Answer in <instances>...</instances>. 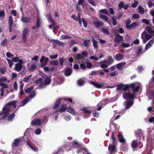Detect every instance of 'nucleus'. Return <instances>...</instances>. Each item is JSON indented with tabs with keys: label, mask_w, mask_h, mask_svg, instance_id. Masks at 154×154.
Instances as JSON below:
<instances>
[{
	"label": "nucleus",
	"mask_w": 154,
	"mask_h": 154,
	"mask_svg": "<svg viewBox=\"0 0 154 154\" xmlns=\"http://www.w3.org/2000/svg\"><path fill=\"white\" fill-rule=\"evenodd\" d=\"M16 101H14L10 102L5 106L3 109L4 118H5L9 114V112L10 110L11 106H13L14 108L16 107Z\"/></svg>",
	"instance_id": "f257e3e1"
},
{
	"label": "nucleus",
	"mask_w": 154,
	"mask_h": 154,
	"mask_svg": "<svg viewBox=\"0 0 154 154\" xmlns=\"http://www.w3.org/2000/svg\"><path fill=\"white\" fill-rule=\"evenodd\" d=\"M51 79L49 77L45 76L43 79H42L41 82L38 88H45L47 85L50 84L51 82Z\"/></svg>",
	"instance_id": "f03ea898"
},
{
	"label": "nucleus",
	"mask_w": 154,
	"mask_h": 154,
	"mask_svg": "<svg viewBox=\"0 0 154 154\" xmlns=\"http://www.w3.org/2000/svg\"><path fill=\"white\" fill-rule=\"evenodd\" d=\"M113 61V60L112 57H109L108 60H105L104 61L100 62V66L102 68H107L112 63Z\"/></svg>",
	"instance_id": "7ed1b4c3"
},
{
	"label": "nucleus",
	"mask_w": 154,
	"mask_h": 154,
	"mask_svg": "<svg viewBox=\"0 0 154 154\" xmlns=\"http://www.w3.org/2000/svg\"><path fill=\"white\" fill-rule=\"evenodd\" d=\"M153 36H154V34L150 35L147 33L146 32H144L141 34V38L143 40V43H145Z\"/></svg>",
	"instance_id": "20e7f679"
},
{
	"label": "nucleus",
	"mask_w": 154,
	"mask_h": 154,
	"mask_svg": "<svg viewBox=\"0 0 154 154\" xmlns=\"http://www.w3.org/2000/svg\"><path fill=\"white\" fill-rule=\"evenodd\" d=\"M63 99H64V100H67L68 101H69L70 102H72V99L69 98H59L57 100L54 106V109H57V108H58V107H59V106L60 104V102L61 100Z\"/></svg>",
	"instance_id": "39448f33"
},
{
	"label": "nucleus",
	"mask_w": 154,
	"mask_h": 154,
	"mask_svg": "<svg viewBox=\"0 0 154 154\" xmlns=\"http://www.w3.org/2000/svg\"><path fill=\"white\" fill-rule=\"evenodd\" d=\"M35 95V91H33L31 93L28 98L27 97L22 101L21 103L22 104V105H21V106H23L25 105L29 100H30L31 99L33 98Z\"/></svg>",
	"instance_id": "423d86ee"
},
{
	"label": "nucleus",
	"mask_w": 154,
	"mask_h": 154,
	"mask_svg": "<svg viewBox=\"0 0 154 154\" xmlns=\"http://www.w3.org/2000/svg\"><path fill=\"white\" fill-rule=\"evenodd\" d=\"M43 122V121L41 120L40 119H38L32 121L31 124L33 125L40 126L42 124Z\"/></svg>",
	"instance_id": "0eeeda50"
},
{
	"label": "nucleus",
	"mask_w": 154,
	"mask_h": 154,
	"mask_svg": "<svg viewBox=\"0 0 154 154\" xmlns=\"http://www.w3.org/2000/svg\"><path fill=\"white\" fill-rule=\"evenodd\" d=\"M134 94H131L130 93H125L123 94L124 98L127 99H131L134 97Z\"/></svg>",
	"instance_id": "6e6552de"
},
{
	"label": "nucleus",
	"mask_w": 154,
	"mask_h": 154,
	"mask_svg": "<svg viewBox=\"0 0 154 154\" xmlns=\"http://www.w3.org/2000/svg\"><path fill=\"white\" fill-rule=\"evenodd\" d=\"M23 141V137H21L20 138H18L14 140V144L13 145V147L14 146H18L20 143Z\"/></svg>",
	"instance_id": "1a4fd4ad"
},
{
	"label": "nucleus",
	"mask_w": 154,
	"mask_h": 154,
	"mask_svg": "<svg viewBox=\"0 0 154 154\" xmlns=\"http://www.w3.org/2000/svg\"><path fill=\"white\" fill-rule=\"evenodd\" d=\"M123 40V37L119 35H117L114 39V42L116 43H119L122 42Z\"/></svg>",
	"instance_id": "9d476101"
},
{
	"label": "nucleus",
	"mask_w": 154,
	"mask_h": 154,
	"mask_svg": "<svg viewBox=\"0 0 154 154\" xmlns=\"http://www.w3.org/2000/svg\"><path fill=\"white\" fill-rule=\"evenodd\" d=\"M130 86L133 89L134 92H137L140 86L136 83L132 84L130 85Z\"/></svg>",
	"instance_id": "9b49d317"
},
{
	"label": "nucleus",
	"mask_w": 154,
	"mask_h": 154,
	"mask_svg": "<svg viewBox=\"0 0 154 154\" xmlns=\"http://www.w3.org/2000/svg\"><path fill=\"white\" fill-rule=\"evenodd\" d=\"M67 111L68 112L74 116L76 115V112L75 109L71 107L68 106L67 107Z\"/></svg>",
	"instance_id": "f8f14e48"
},
{
	"label": "nucleus",
	"mask_w": 154,
	"mask_h": 154,
	"mask_svg": "<svg viewBox=\"0 0 154 154\" xmlns=\"http://www.w3.org/2000/svg\"><path fill=\"white\" fill-rule=\"evenodd\" d=\"M22 64L23 63H17L15 64L14 70L15 71L18 72L20 71L22 68Z\"/></svg>",
	"instance_id": "ddd939ff"
},
{
	"label": "nucleus",
	"mask_w": 154,
	"mask_h": 154,
	"mask_svg": "<svg viewBox=\"0 0 154 154\" xmlns=\"http://www.w3.org/2000/svg\"><path fill=\"white\" fill-rule=\"evenodd\" d=\"M109 149L110 153H113L116 151V147L115 144H110L109 146Z\"/></svg>",
	"instance_id": "4468645a"
},
{
	"label": "nucleus",
	"mask_w": 154,
	"mask_h": 154,
	"mask_svg": "<svg viewBox=\"0 0 154 154\" xmlns=\"http://www.w3.org/2000/svg\"><path fill=\"white\" fill-rule=\"evenodd\" d=\"M29 32L28 29L27 28H24L23 31V37L24 40H25L26 35Z\"/></svg>",
	"instance_id": "2eb2a0df"
},
{
	"label": "nucleus",
	"mask_w": 154,
	"mask_h": 154,
	"mask_svg": "<svg viewBox=\"0 0 154 154\" xmlns=\"http://www.w3.org/2000/svg\"><path fill=\"white\" fill-rule=\"evenodd\" d=\"M154 43V40L153 39L150 40L146 45L145 47V50L147 51L149 48H150Z\"/></svg>",
	"instance_id": "dca6fc26"
},
{
	"label": "nucleus",
	"mask_w": 154,
	"mask_h": 154,
	"mask_svg": "<svg viewBox=\"0 0 154 154\" xmlns=\"http://www.w3.org/2000/svg\"><path fill=\"white\" fill-rule=\"evenodd\" d=\"M48 60V57H45V56H42L40 60V62L41 63H42L44 61V66L47 65V63Z\"/></svg>",
	"instance_id": "f3484780"
},
{
	"label": "nucleus",
	"mask_w": 154,
	"mask_h": 154,
	"mask_svg": "<svg viewBox=\"0 0 154 154\" xmlns=\"http://www.w3.org/2000/svg\"><path fill=\"white\" fill-rule=\"evenodd\" d=\"M124 57L123 55L121 54H118L115 56V59L117 61H120L122 60Z\"/></svg>",
	"instance_id": "a211bd4d"
},
{
	"label": "nucleus",
	"mask_w": 154,
	"mask_h": 154,
	"mask_svg": "<svg viewBox=\"0 0 154 154\" xmlns=\"http://www.w3.org/2000/svg\"><path fill=\"white\" fill-rule=\"evenodd\" d=\"M12 60L15 62H18V63H23V60L20 59L19 57H13L12 59Z\"/></svg>",
	"instance_id": "6ab92c4d"
},
{
	"label": "nucleus",
	"mask_w": 154,
	"mask_h": 154,
	"mask_svg": "<svg viewBox=\"0 0 154 154\" xmlns=\"http://www.w3.org/2000/svg\"><path fill=\"white\" fill-rule=\"evenodd\" d=\"M126 63L125 62L120 63L117 65L116 67L118 69L120 70L124 67Z\"/></svg>",
	"instance_id": "aec40b11"
},
{
	"label": "nucleus",
	"mask_w": 154,
	"mask_h": 154,
	"mask_svg": "<svg viewBox=\"0 0 154 154\" xmlns=\"http://www.w3.org/2000/svg\"><path fill=\"white\" fill-rule=\"evenodd\" d=\"M21 20L25 23H29L31 20V19L29 17H25L22 16L21 17Z\"/></svg>",
	"instance_id": "412c9836"
},
{
	"label": "nucleus",
	"mask_w": 154,
	"mask_h": 154,
	"mask_svg": "<svg viewBox=\"0 0 154 154\" xmlns=\"http://www.w3.org/2000/svg\"><path fill=\"white\" fill-rule=\"evenodd\" d=\"M27 68L29 70L33 72L36 69V66L35 64H33L31 66H27Z\"/></svg>",
	"instance_id": "4be33fe9"
},
{
	"label": "nucleus",
	"mask_w": 154,
	"mask_h": 154,
	"mask_svg": "<svg viewBox=\"0 0 154 154\" xmlns=\"http://www.w3.org/2000/svg\"><path fill=\"white\" fill-rule=\"evenodd\" d=\"M67 107L65 105L62 104L61 107L59 109V110L60 112H64L65 110L67 111Z\"/></svg>",
	"instance_id": "5701e85b"
},
{
	"label": "nucleus",
	"mask_w": 154,
	"mask_h": 154,
	"mask_svg": "<svg viewBox=\"0 0 154 154\" xmlns=\"http://www.w3.org/2000/svg\"><path fill=\"white\" fill-rule=\"evenodd\" d=\"M138 24V23L137 22L132 23L131 25H130V26H129V27H128V28L130 29L134 28L136 26H137Z\"/></svg>",
	"instance_id": "b1692460"
},
{
	"label": "nucleus",
	"mask_w": 154,
	"mask_h": 154,
	"mask_svg": "<svg viewBox=\"0 0 154 154\" xmlns=\"http://www.w3.org/2000/svg\"><path fill=\"white\" fill-rule=\"evenodd\" d=\"M101 31L106 35H109L110 34L109 30L107 28H103L101 29Z\"/></svg>",
	"instance_id": "393cba45"
},
{
	"label": "nucleus",
	"mask_w": 154,
	"mask_h": 154,
	"mask_svg": "<svg viewBox=\"0 0 154 154\" xmlns=\"http://www.w3.org/2000/svg\"><path fill=\"white\" fill-rule=\"evenodd\" d=\"M72 72V71L71 69L69 68H67L65 71V75L67 76H69L71 74Z\"/></svg>",
	"instance_id": "a878e982"
},
{
	"label": "nucleus",
	"mask_w": 154,
	"mask_h": 154,
	"mask_svg": "<svg viewBox=\"0 0 154 154\" xmlns=\"http://www.w3.org/2000/svg\"><path fill=\"white\" fill-rule=\"evenodd\" d=\"M118 138L121 143H125V140L122 135H118Z\"/></svg>",
	"instance_id": "bb28decb"
},
{
	"label": "nucleus",
	"mask_w": 154,
	"mask_h": 154,
	"mask_svg": "<svg viewBox=\"0 0 154 154\" xmlns=\"http://www.w3.org/2000/svg\"><path fill=\"white\" fill-rule=\"evenodd\" d=\"M5 13L4 10H0V20H2L5 18Z\"/></svg>",
	"instance_id": "cd10ccee"
},
{
	"label": "nucleus",
	"mask_w": 154,
	"mask_h": 154,
	"mask_svg": "<svg viewBox=\"0 0 154 154\" xmlns=\"http://www.w3.org/2000/svg\"><path fill=\"white\" fill-rule=\"evenodd\" d=\"M124 104L126 106L125 109H128L132 105L133 103L131 101H128L126 102H125Z\"/></svg>",
	"instance_id": "c85d7f7f"
},
{
	"label": "nucleus",
	"mask_w": 154,
	"mask_h": 154,
	"mask_svg": "<svg viewBox=\"0 0 154 154\" xmlns=\"http://www.w3.org/2000/svg\"><path fill=\"white\" fill-rule=\"evenodd\" d=\"M41 25L40 17L38 15L37 17V20L36 22V25L37 27H39Z\"/></svg>",
	"instance_id": "c756f323"
},
{
	"label": "nucleus",
	"mask_w": 154,
	"mask_h": 154,
	"mask_svg": "<svg viewBox=\"0 0 154 154\" xmlns=\"http://www.w3.org/2000/svg\"><path fill=\"white\" fill-rule=\"evenodd\" d=\"M81 110L83 112L86 113L90 114L92 112L91 111L89 110L87 107L83 108L81 109Z\"/></svg>",
	"instance_id": "7c9ffc66"
},
{
	"label": "nucleus",
	"mask_w": 154,
	"mask_h": 154,
	"mask_svg": "<svg viewBox=\"0 0 154 154\" xmlns=\"http://www.w3.org/2000/svg\"><path fill=\"white\" fill-rule=\"evenodd\" d=\"M72 37L71 36L63 35L60 37V40H62L64 39H70Z\"/></svg>",
	"instance_id": "2f4dec72"
},
{
	"label": "nucleus",
	"mask_w": 154,
	"mask_h": 154,
	"mask_svg": "<svg viewBox=\"0 0 154 154\" xmlns=\"http://www.w3.org/2000/svg\"><path fill=\"white\" fill-rule=\"evenodd\" d=\"M47 18L48 20L51 22V23H53V25H56V23L52 19L50 15H48L47 16Z\"/></svg>",
	"instance_id": "473e14b6"
},
{
	"label": "nucleus",
	"mask_w": 154,
	"mask_h": 154,
	"mask_svg": "<svg viewBox=\"0 0 154 154\" xmlns=\"http://www.w3.org/2000/svg\"><path fill=\"white\" fill-rule=\"evenodd\" d=\"M65 61V59L63 57L59 58V61L60 64L62 67L63 66V63Z\"/></svg>",
	"instance_id": "72a5a7b5"
},
{
	"label": "nucleus",
	"mask_w": 154,
	"mask_h": 154,
	"mask_svg": "<svg viewBox=\"0 0 154 154\" xmlns=\"http://www.w3.org/2000/svg\"><path fill=\"white\" fill-rule=\"evenodd\" d=\"M85 83L84 80L80 79L78 80L77 84L79 86H81L83 85Z\"/></svg>",
	"instance_id": "f704fd0d"
},
{
	"label": "nucleus",
	"mask_w": 154,
	"mask_h": 154,
	"mask_svg": "<svg viewBox=\"0 0 154 154\" xmlns=\"http://www.w3.org/2000/svg\"><path fill=\"white\" fill-rule=\"evenodd\" d=\"M50 64L52 65L57 66L59 64L58 61L57 60H51L50 62Z\"/></svg>",
	"instance_id": "c9c22d12"
},
{
	"label": "nucleus",
	"mask_w": 154,
	"mask_h": 154,
	"mask_svg": "<svg viewBox=\"0 0 154 154\" xmlns=\"http://www.w3.org/2000/svg\"><path fill=\"white\" fill-rule=\"evenodd\" d=\"M100 18L103 19L104 20L107 22L108 21V18L107 16L102 13L100 14Z\"/></svg>",
	"instance_id": "e433bc0d"
},
{
	"label": "nucleus",
	"mask_w": 154,
	"mask_h": 154,
	"mask_svg": "<svg viewBox=\"0 0 154 154\" xmlns=\"http://www.w3.org/2000/svg\"><path fill=\"white\" fill-rule=\"evenodd\" d=\"M146 30L151 34L152 35L154 34V32L152 31L151 28L149 26H147L146 27Z\"/></svg>",
	"instance_id": "4c0bfd02"
},
{
	"label": "nucleus",
	"mask_w": 154,
	"mask_h": 154,
	"mask_svg": "<svg viewBox=\"0 0 154 154\" xmlns=\"http://www.w3.org/2000/svg\"><path fill=\"white\" fill-rule=\"evenodd\" d=\"M85 63L86 64L88 68H91L92 66V64L89 62V60H85Z\"/></svg>",
	"instance_id": "58836bf2"
},
{
	"label": "nucleus",
	"mask_w": 154,
	"mask_h": 154,
	"mask_svg": "<svg viewBox=\"0 0 154 154\" xmlns=\"http://www.w3.org/2000/svg\"><path fill=\"white\" fill-rule=\"evenodd\" d=\"M27 144L33 151L37 152L38 151V149L37 148H34L29 143L28 141L26 142Z\"/></svg>",
	"instance_id": "ea45409f"
},
{
	"label": "nucleus",
	"mask_w": 154,
	"mask_h": 154,
	"mask_svg": "<svg viewBox=\"0 0 154 154\" xmlns=\"http://www.w3.org/2000/svg\"><path fill=\"white\" fill-rule=\"evenodd\" d=\"M139 12L141 14H143L144 12V9L142 7L140 6H139L138 8Z\"/></svg>",
	"instance_id": "a19ab883"
},
{
	"label": "nucleus",
	"mask_w": 154,
	"mask_h": 154,
	"mask_svg": "<svg viewBox=\"0 0 154 154\" xmlns=\"http://www.w3.org/2000/svg\"><path fill=\"white\" fill-rule=\"evenodd\" d=\"M100 13H102V14H103V13H104L107 15H108L109 14L108 10L106 9H102L100 11Z\"/></svg>",
	"instance_id": "79ce46f5"
},
{
	"label": "nucleus",
	"mask_w": 154,
	"mask_h": 154,
	"mask_svg": "<svg viewBox=\"0 0 154 154\" xmlns=\"http://www.w3.org/2000/svg\"><path fill=\"white\" fill-rule=\"evenodd\" d=\"M83 57V56L81 54H79L76 55L75 58L77 60H79L82 59Z\"/></svg>",
	"instance_id": "37998d69"
},
{
	"label": "nucleus",
	"mask_w": 154,
	"mask_h": 154,
	"mask_svg": "<svg viewBox=\"0 0 154 154\" xmlns=\"http://www.w3.org/2000/svg\"><path fill=\"white\" fill-rule=\"evenodd\" d=\"M9 25V26H12L13 20V18L11 16H10L9 18L8 19Z\"/></svg>",
	"instance_id": "c03bdc74"
},
{
	"label": "nucleus",
	"mask_w": 154,
	"mask_h": 154,
	"mask_svg": "<svg viewBox=\"0 0 154 154\" xmlns=\"http://www.w3.org/2000/svg\"><path fill=\"white\" fill-rule=\"evenodd\" d=\"M34 88L33 86H31L30 88H28L26 89L25 90V92L26 93H29Z\"/></svg>",
	"instance_id": "a18cd8bd"
},
{
	"label": "nucleus",
	"mask_w": 154,
	"mask_h": 154,
	"mask_svg": "<svg viewBox=\"0 0 154 154\" xmlns=\"http://www.w3.org/2000/svg\"><path fill=\"white\" fill-rule=\"evenodd\" d=\"M130 86L127 85H122V90L124 91H125L130 88Z\"/></svg>",
	"instance_id": "49530a36"
},
{
	"label": "nucleus",
	"mask_w": 154,
	"mask_h": 154,
	"mask_svg": "<svg viewBox=\"0 0 154 154\" xmlns=\"http://www.w3.org/2000/svg\"><path fill=\"white\" fill-rule=\"evenodd\" d=\"M71 119V116L69 114H66L64 117V120L65 121H68L70 120Z\"/></svg>",
	"instance_id": "de8ad7c7"
},
{
	"label": "nucleus",
	"mask_w": 154,
	"mask_h": 154,
	"mask_svg": "<svg viewBox=\"0 0 154 154\" xmlns=\"http://www.w3.org/2000/svg\"><path fill=\"white\" fill-rule=\"evenodd\" d=\"M53 42L59 45H62L63 44V43L58 40H53Z\"/></svg>",
	"instance_id": "09e8293b"
},
{
	"label": "nucleus",
	"mask_w": 154,
	"mask_h": 154,
	"mask_svg": "<svg viewBox=\"0 0 154 154\" xmlns=\"http://www.w3.org/2000/svg\"><path fill=\"white\" fill-rule=\"evenodd\" d=\"M103 25V22L99 21H97V27H100Z\"/></svg>",
	"instance_id": "8fccbe9b"
},
{
	"label": "nucleus",
	"mask_w": 154,
	"mask_h": 154,
	"mask_svg": "<svg viewBox=\"0 0 154 154\" xmlns=\"http://www.w3.org/2000/svg\"><path fill=\"white\" fill-rule=\"evenodd\" d=\"M124 5V2L122 1L120 2H119L118 5L119 9V10L121 9L122 8H123Z\"/></svg>",
	"instance_id": "3c124183"
},
{
	"label": "nucleus",
	"mask_w": 154,
	"mask_h": 154,
	"mask_svg": "<svg viewBox=\"0 0 154 154\" xmlns=\"http://www.w3.org/2000/svg\"><path fill=\"white\" fill-rule=\"evenodd\" d=\"M122 85L123 84H120L118 85L117 86V88H116V90L118 91L122 90Z\"/></svg>",
	"instance_id": "603ef678"
},
{
	"label": "nucleus",
	"mask_w": 154,
	"mask_h": 154,
	"mask_svg": "<svg viewBox=\"0 0 154 154\" xmlns=\"http://www.w3.org/2000/svg\"><path fill=\"white\" fill-rule=\"evenodd\" d=\"M132 146L134 148L137 147V141H133L132 143Z\"/></svg>",
	"instance_id": "864d4df0"
},
{
	"label": "nucleus",
	"mask_w": 154,
	"mask_h": 154,
	"mask_svg": "<svg viewBox=\"0 0 154 154\" xmlns=\"http://www.w3.org/2000/svg\"><path fill=\"white\" fill-rule=\"evenodd\" d=\"M80 14L79 13L78 14V20L79 23L80 25H81L82 24V22H83L82 20H83V19H82V20H81L80 17Z\"/></svg>",
	"instance_id": "5fc2aeb1"
},
{
	"label": "nucleus",
	"mask_w": 154,
	"mask_h": 154,
	"mask_svg": "<svg viewBox=\"0 0 154 154\" xmlns=\"http://www.w3.org/2000/svg\"><path fill=\"white\" fill-rule=\"evenodd\" d=\"M6 71V69L5 67L1 68L0 69V72L2 74H4Z\"/></svg>",
	"instance_id": "6e6d98bb"
},
{
	"label": "nucleus",
	"mask_w": 154,
	"mask_h": 154,
	"mask_svg": "<svg viewBox=\"0 0 154 154\" xmlns=\"http://www.w3.org/2000/svg\"><path fill=\"white\" fill-rule=\"evenodd\" d=\"M15 116V115L14 113H13L11 115L8 117V120L9 121H11Z\"/></svg>",
	"instance_id": "4d7b16f0"
},
{
	"label": "nucleus",
	"mask_w": 154,
	"mask_h": 154,
	"mask_svg": "<svg viewBox=\"0 0 154 154\" xmlns=\"http://www.w3.org/2000/svg\"><path fill=\"white\" fill-rule=\"evenodd\" d=\"M122 45L124 47L127 48L130 47V45L129 43L122 42Z\"/></svg>",
	"instance_id": "13d9d810"
},
{
	"label": "nucleus",
	"mask_w": 154,
	"mask_h": 154,
	"mask_svg": "<svg viewBox=\"0 0 154 154\" xmlns=\"http://www.w3.org/2000/svg\"><path fill=\"white\" fill-rule=\"evenodd\" d=\"M138 4V2L137 1H134V3L132 4L131 6L133 8H135Z\"/></svg>",
	"instance_id": "bf43d9fd"
},
{
	"label": "nucleus",
	"mask_w": 154,
	"mask_h": 154,
	"mask_svg": "<svg viewBox=\"0 0 154 154\" xmlns=\"http://www.w3.org/2000/svg\"><path fill=\"white\" fill-rule=\"evenodd\" d=\"M41 130L40 128H37L35 130V133L37 135H38L40 134Z\"/></svg>",
	"instance_id": "052dcab7"
},
{
	"label": "nucleus",
	"mask_w": 154,
	"mask_h": 154,
	"mask_svg": "<svg viewBox=\"0 0 154 154\" xmlns=\"http://www.w3.org/2000/svg\"><path fill=\"white\" fill-rule=\"evenodd\" d=\"M7 60L9 66L11 67L13 64L12 61L11 60L8 59H7Z\"/></svg>",
	"instance_id": "680f3d73"
},
{
	"label": "nucleus",
	"mask_w": 154,
	"mask_h": 154,
	"mask_svg": "<svg viewBox=\"0 0 154 154\" xmlns=\"http://www.w3.org/2000/svg\"><path fill=\"white\" fill-rule=\"evenodd\" d=\"M89 41H90L89 40H86L85 41L84 43V45L86 47H88Z\"/></svg>",
	"instance_id": "e2e57ef3"
},
{
	"label": "nucleus",
	"mask_w": 154,
	"mask_h": 154,
	"mask_svg": "<svg viewBox=\"0 0 154 154\" xmlns=\"http://www.w3.org/2000/svg\"><path fill=\"white\" fill-rule=\"evenodd\" d=\"M111 138L112 140V144H115L116 143V139L114 137V135L113 134H112L111 136Z\"/></svg>",
	"instance_id": "0e129e2a"
},
{
	"label": "nucleus",
	"mask_w": 154,
	"mask_h": 154,
	"mask_svg": "<svg viewBox=\"0 0 154 154\" xmlns=\"http://www.w3.org/2000/svg\"><path fill=\"white\" fill-rule=\"evenodd\" d=\"M7 80V79L5 77H0V83L2 82H5Z\"/></svg>",
	"instance_id": "69168bd1"
},
{
	"label": "nucleus",
	"mask_w": 154,
	"mask_h": 154,
	"mask_svg": "<svg viewBox=\"0 0 154 154\" xmlns=\"http://www.w3.org/2000/svg\"><path fill=\"white\" fill-rule=\"evenodd\" d=\"M88 5L86 4H84L82 6V9L84 10L85 11H86L88 9Z\"/></svg>",
	"instance_id": "338daca9"
},
{
	"label": "nucleus",
	"mask_w": 154,
	"mask_h": 154,
	"mask_svg": "<svg viewBox=\"0 0 154 154\" xmlns=\"http://www.w3.org/2000/svg\"><path fill=\"white\" fill-rule=\"evenodd\" d=\"M49 56L50 58L54 59L56 58L57 57L58 55L56 54L55 55H50Z\"/></svg>",
	"instance_id": "774afa93"
}]
</instances>
